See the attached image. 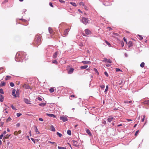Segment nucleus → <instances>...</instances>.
Segmentation results:
<instances>
[{
    "mask_svg": "<svg viewBox=\"0 0 149 149\" xmlns=\"http://www.w3.org/2000/svg\"><path fill=\"white\" fill-rule=\"evenodd\" d=\"M22 55V56H20L21 57H23L24 56H25V54L24 52H17L16 54V56H21Z\"/></svg>",
    "mask_w": 149,
    "mask_h": 149,
    "instance_id": "obj_3",
    "label": "nucleus"
},
{
    "mask_svg": "<svg viewBox=\"0 0 149 149\" xmlns=\"http://www.w3.org/2000/svg\"><path fill=\"white\" fill-rule=\"evenodd\" d=\"M50 130L51 131L55 132V129L53 125H51L50 126Z\"/></svg>",
    "mask_w": 149,
    "mask_h": 149,
    "instance_id": "obj_18",
    "label": "nucleus"
},
{
    "mask_svg": "<svg viewBox=\"0 0 149 149\" xmlns=\"http://www.w3.org/2000/svg\"><path fill=\"white\" fill-rule=\"evenodd\" d=\"M11 108L13 109H15V110H16V109L14 107L13 105H12L11 106Z\"/></svg>",
    "mask_w": 149,
    "mask_h": 149,
    "instance_id": "obj_60",
    "label": "nucleus"
},
{
    "mask_svg": "<svg viewBox=\"0 0 149 149\" xmlns=\"http://www.w3.org/2000/svg\"><path fill=\"white\" fill-rule=\"evenodd\" d=\"M113 118V117L112 116H109L108 118V121L109 122H110L111 121H112Z\"/></svg>",
    "mask_w": 149,
    "mask_h": 149,
    "instance_id": "obj_12",
    "label": "nucleus"
},
{
    "mask_svg": "<svg viewBox=\"0 0 149 149\" xmlns=\"http://www.w3.org/2000/svg\"><path fill=\"white\" fill-rule=\"evenodd\" d=\"M86 132L90 136H91L92 135V134L91 133L90 131V130L88 129H87L86 130Z\"/></svg>",
    "mask_w": 149,
    "mask_h": 149,
    "instance_id": "obj_14",
    "label": "nucleus"
},
{
    "mask_svg": "<svg viewBox=\"0 0 149 149\" xmlns=\"http://www.w3.org/2000/svg\"><path fill=\"white\" fill-rule=\"evenodd\" d=\"M35 132H36V133L37 134H39L40 133V132L38 131L37 127L36 126H35Z\"/></svg>",
    "mask_w": 149,
    "mask_h": 149,
    "instance_id": "obj_31",
    "label": "nucleus"
},
{
    "mask_svg": "<svg viewBox=\"0 0 149 149\" xmlns=\"http://www.w3.org/2000/svg\"><path fill=\"white\" fill-rule=\"evenodd\" d=\"M14 134L15 135H18V132H17V131H15V132H14Z\"/></svg>",
    "mask_w": 149,
    "mask_h": 149,
    "instance_id": "obj_53",
    "label": "nucleus"
},
{
    "mask_svg": "<svg viewBox=\"0 0 149 149\" xmlns=\"http://www.w3.org/2000/svg\"><path fill=\"white\" fill-rule=\"evenodd\" d=\"M1 84L0 85V86H5L6 85V83H5L4 82H2V81H1Z\"/></svg>",
    "mask_w": 149,
    "mask_h": 149,
    "instance_id": "obj_26",
    "label": "nucleus"
},
{
    "mask_svg": "<svg viewBox=\"0 0 149 149\" xmlns=\"http://www.w3.org/2000/svg\"><path fill=\"white\" fill-rule=\"evenodd\" d=\"M72 5L74 6H76L77 5L75 3L73 2H71L70 3Z\"/></svg>",
    "mask_w": 149,
    "mask_h": 149,
    "instance_id": "obj_37",
    "label": "nucleus"
},
{
    "mask_svg": "<svg viewBox=\"0 0 149 149\" xmlns=\"http://www.w3.org/2000/svg\"><path fill=\"white\" fill-rule=\"evenodd\" d=\"M10 135L7 134L6 135H5L3 137V139H8Z\"/></svg>",
    "mask_w": 149,
    "mask_h": 149,
    "instance_id": "obj_23",
    "label": "nucleus"
},
{
    "mask_svg": "<svg viewBox=\"0 0 149 149\" xmlns=\"http://www.w3.org/2000/svg\"><path fill=\"white\" fill-rule=\"evenodd\" d=\"M4 100V97L1 95H0V101L1 102H3Z\"/></svg>",
    "mask_w": 149,
    "mask_h": 149,
    "instance_id": "obj_20",
    "label": "nucleus"
},
{
    "mask_svg": "<svg viewBox=\"0 0 149 149\" xmlns=\"http://www.w3.org/2000/svg\"><path fill=\"white\" fill-rule=\"evenodd\" d=\"M48 142L49 143H51L52 144H54V145H55V144L56 146L57 144L55 142H51V141H48Z\"/></svg>",
    "mask_w": 149,
    "mask_h": 149,
    "instance_id": "obj_32",
    "label": "nucleus"
},
{
    "mask_svg": "<svg viewBox=\"0 0 149 149\" xmlns=\"http://www.w3.org/2000/svg\"><path fill=\"white\" fill-rule=\"evenodd\" d=\"M132 101H125L124 102V103L125 104H128V103H132Z\"/></svg>",
    "mask_w": 149,
    "mask_h": 149,
    "instance_id": "obj_33",
    "label": "nucleus"
},
{
    "mask_svg": "<svg viewBox=\"0 0 149 149\" xmlns=\"http://www.w3.org/2000/svg\"><path fill=\"white\" fill-rule=\"evenodd\" d=\"M23 87V88H25V89H30L29 85L28 84H24Z\"/></svg>",
    "mask_w": 149,
    "mask_h": 149,
    "instance_id": "obj_8",
    "label": "nucleus"
},
{
    "mask_svg": "<svg viewBox=\"0 0 149 149\" xmlns=\"http://www.w3.org/2000/svg\"><path fill=\"white\" fill-rule=\"evenodd\" d=\"M37 99L39 101H41V100H42V99L41 98H40V97H38L37 98Z\"/></svg>",
    "mask_w": 149,
    "mask_h": 149,
    "instance_id": "obj_56",
    "label": "nucleus"
},
{
    "mask_svg": "<svg viewBox=\"0 0 149 149\" xmlns=\"http://www.w3.org/2000/svg\"><path fill=\"white\" fill-rule=\"evenodd\" d=\"M139 130H138L136 131L135 133L134 134L135 136H136L138 135V133L139 132Z\"/></svg>",
    "mask_w": 149,
    "mask_h": 149,
    "instance_id": "obj_47",
    "label": "nucleus"
},
{
    "mask_svg": "<svg viewBox=\"0 0 149 149\" xmlns=\"http://www.w3.org/2000/svg\"><path fill=\"white\" fill-rule=\"evenodd\" d=\"M81 20L82 22L85 25L87 23H89V22L90 21L88 18H85L84 17H81Z\"/></svg>",
    "mask_w": 149,
    "mask_h": 149,
    "instance_id": "obj_2",
    "label": "nucleus"
},
{
    "mask_svg": "<svg viewBox=\"0 0 149 149\" xmlns=\"http://www.w3.org/2000/svg\"><path fill=\"white\" fill-rule=\"evenodd\" d=\"M50 33H53V30L52 29V28L49 27L48 29Z\"/></svg>",
    "mask_w": 149,
    "mask_h": 149,
    "instance_id": "obj_28",
    "label": "nucleus"
},
{
    "mask_svg": "<svg viewBox=\"0 0 149 149\" xmlns=\"http://www.w3.org/2000/svg\"><path fill=\"white\" fill-rule=\"evenodd\" d=\"M11 77L9 76H6V78H5V80H7L9 79L8 78H10Z\"/></svg>",
    "mask_w": 149,
    "mask_h": 149,
    "instance_id": "obj_41",
    "label": "nucleus"
},
{
    "mask_svg": "<svg viewBox=\"0 0 149 149\" xmlns=\"http://www.w3.org/2000/svg\"><path fill=\"white\" fill-rule=\"evenodd\" d=\"M20 123H17L16 124V126L17 127H19L20 126Z\"/></svg>",
    "mask_w": 149,
    "mask_h": 149,
    "instance_id": "obj_62",
    "label": "nucleus"
},
{
    "mask_svg": "<svg viewBox=\"0 0 149 149\" xmlns=\"http://www.w3.org/2000/svg\"><path fill=\"white\" fill-rule=\"evenodd\" d=\"M46 114L47 115V116H48L49 117H52L53 118L55 117V115L53 114H49V113H47Z\"/></svg>",
    "mask_w": 149,
    "mask_h": 149,
    "instance_id": "obj_11",
    "label": "nucleus"
},
{
    "mask_svg": "<svg viewBox=\"0 0 149 149\" xmlns=\"http://www.w3.org/2000/svg\"><path fill=\"white\" fill-rule=\"evenodd\" d=\"M41 36L39 34L36 35L33 43L34 45H40L41 42Z\"/></svg>",
    "mask_w": 149,
    "mask_h": 149,
    "instance_id": "obj_1",
    "label": "nucleus"
},
{
    "mask_svg": "<svg viewBox=\"0 0 149 149\" xmlns=\"http://www.w3.org/2000/svg\"><path fill=\"white\" fill-rule=\"evenodd\" d=\"M58 148L59 149H67L65 147H61L59 146H58Z\"/></svg>",
    "mask_w": 149,
    "mask_h": 149,
    "instance_id": "obj_40",
    "label": "nucleus"
},
{
    "mask_svg": "<svg viewBox=\"0 0 149 149\" xmlns=\"http://www.w3.org/2000/svg\"><path fill=\"white\" fill-rule=\"evenodd\" d=\"M105 43L107 45H108L109 46L110 45V44L107 41L105 40Z\"/></svg>",
    "mask_w": 149,
    "mask_h": 149,
    "instance_id": "obj_51",
    "label": "nucleus"
},
{
    "mask_svg": "<svg viewBox=\"0 0 149 149\" xmlns=\"http://www.w3.org/2000/svg\"><path fill=\"white\" fill-rule=\"evenodd\" d=\"M102 89H103L105 87V86L104 85H102L100 86Z\"/></svg>",
    "mask_w": 149,
    "mask_h": 149,
    "instance_id": "obj_54",
    "label": "nucleus"
},
{
    "mask_svg": "<svg viewBox=\"0 0 149 149\" xmlns=\"http://www.w3.org/2000/svg\"><path fill=\"white\" fill-rule=\"evenodd\" d=\"M125 82L123 80H121V81H119L118 82H117L116 84L117 85H123L124 84Z\"/></svg>",
    "mask_w": 149,
    "mask_h": 149,
    "instance_id": "obj_7",
    "label": "nucleus"
},
{
    "mask_svg": "<svg viewBox=\"0 0 149 149\" xmlns=\"http://www.w3.org/2000/svg\"><path fill=\"white\" fill-rule=\"evenodd\" d=\"M22 115V114L19 113H17V116L18 117H19L20 116Z\"/></svg>",
    "mask_w": 149,
    "mask_h": 149,
    "instance_id": "obj_50",
    "label": "nucleus"
},
{
    "mask_svg": "<svg viewBox=\"0 0 149 149\" xmlns=\"http://www.w3.org/2000/svg\"><path fill=\"white\" fill-rule=\"evenodd\" d=\"M59 1L61 3H65V1L62 0H59Z\"/></svg>",
    "mask_w": 149,
    "mask_h": 149,
    "instance_id": "obj_57",
    "label": "nucleus"
},
{
    "mask_svg": "<svg viewBox=\"0 0 149 149\" xmlns=\"http://www.w3.org/2000/svg\"><path fill=\"white\" fill-rule=\"evenodd\" d=\"M39 120L41 121H43V119L41 118H39Z\"/></svg>",
    "mask_w": 149,
    "mask_h": 149,
    "instance_id": "obj_63",
    "label": "nucleus"
},
{
    "mask_svg": "<svg viewBox=\"0 0 149 149\" xmlns=\"http://www.w3.org/2000/svg\"><path fill=\"white\" fill-rule=\"evenodd\" d=\"M74 69L73 68H70L68 71V73L69 74L72 73L74 71Z\"/></svg>",
    "mask_w": 149,
    "mask_h": 149,
    "instance_id": "obj_19",
    "label": "nucleus"
},
{
    "mask_svg": "<svg viewBox=\"0 0 149 149\" xmlns=\"http://www.w3.org/2000/svg\"><path fill=\"white\" fill-rule=\"evenodd\" d=\"M49 91L50 93H52L54 91V88H51L49 89Z\"/></svg>",
    "mask_w": 149,
    "mask_h": 149,
    "instance_id": "obj_29",
    "label": "nucleus"
},
{
    "mask_svg": "<svg viewBox=\"0 0 149 149\" xmlns=\"http://www.w3.org/2000/svg\"><path fill=\"white\" fill-rule=\"evenodd\" d=\"M77 97L74 95H72L70 96V100H72V98H76Z\"/></svg>",
    "mask_w": 149,
    "mask_h": 149,
    "instance_id": "obj_24",
    "label": "nucleus"
},
{
    "mask_svg": "<svg viewBox=\"0 0 149 149\" xmlns=\"http://www.w3.org/2000/svg\"><path fill=\"white\" fill-rule=\"evenodd\" d=\"M143 104L146 105H149V100H146L143 102Z\"/></svg>",
    "mask_w": 149,
    "mask_h": 149,
    "instance_id": "obj_16",
    "label": "nucleus"
},
{
    "mask_svg": "<svg viewBox=\"0 0 149 149\" xmlns=\"http://www.w3.org/2000/svg\"><path fill=\"white\" fill-rule=\"evenodd\" d=\"M93 70L96 73H97V75L99 74V73H98L97 70V69L94 68L93 69Z\"/></svg>",
    "mask_w": 149,
    "mask_h": 149,
    "instance_id": "obj_43",
    "label": "nucleus"
},
{
    "mask_svg": "<svg viewBox=\"0 0 149 149\" xmlns=\"http://www.w3.org/2000/svg\"><path fill=\"white\" fill-rule=\"evenodd\" d=\"M67 133L68 135H70L71 134V131L70 130H68L67 131Z\"/></svg>",
    "mask_w": 149,
    "mask_h": 149,
    "instance_id": "obj_36",
    "label": "nucleus"
},
{
    "mask_svg": "<svg viewBox=\"0 0 149 149\" xmlns=\"http://www.w3.org/2000/svg\"><path fill=\"white\" fill-rule=\"evenodd\" d=\"M145 63L144 62H142L140 64V66L141 68H143L144 66Z\"/></svg>",
    "mask_w": 149,
    "mask_h": 149,
    "instance_id": "obj_34",
    "label": "nucleus"
},
{
    "mask_svg": "<svg viewBox=\"0 0 149 149\" xmlns=\"http://www.w3.org/2000/svg\"><path fill=\"white\" fill-rule=\"evenodd\" d=\"M139 37H140V38H139V39L141 40H142L143 39V37H142L141 36H140V35H139Z\"/></svg>",
    "mask_w": 149,
    "mask_h": 149,
    "instance_id": "obj_64",
    "label": "nucleus"
},
{
    "mask_svg": "<svg viewBox=\"0 0 149 149\" xmlns=\"http://www.w3.org/2000/svg\"><path fill=\"white\" fill-rule=\"evenodd\" d=\"M47 103L46 102H43L41 103H40L39 104V105L41 107H44L46 104Z\"/></svg>",
    "mask_w": 149,
    "mask_h": 149,
    "instance_id": "obj_17",
    "label": "nucleus"
},
{
    "mask_svg": "<svg viewBox=\"0 0 149 149\" xmlns=\"http://www.w3.org/2000/svg\"><path fill=\"white\" fill-rule=\"evenodd\" d=\"M88 66L87 65H84L83 66H81L80 67V68L81 69H86Z\"/></svg>",
    "mask_w": 149,
    "mask_h": 149,
    "instance_id": "obj_25",
    "label": "nucleus"
},
{
    "mask_svg": "<svg viewBox=\"0 0 149 149\" xmlns=\"http://www.w3.org/2000/svg\"><path fill=\"white\" fill-rule=\"evenodd\" d=\"M69 29H65L63 35L65 36H66V35H67L68 34V32L69 31Z\"/></svg>",
    "mask_w": 149,
    "mask_h": 149,
    "instance_id": "obj_9",
    "label": "nucleus"
},
{
    "mask_svg": "<svg viewBox=\"0 0 149 149\" xmlns=\"http://www.w3.org/2000/svg\"><path fill=\"white\" fill-rule=\"evenodd\" d=\"M49 5H50L51 7H53V5H52V3H51V2H50V3H49Z\"/></svg>",
    "mask_w": 149,
    "mask_h": 149,
    "instance_id": "obj_58",
    "label": "nucleus"
},
{
    "mask_svg": "<svg viewBox=\"0 0 149 149\" xmlns=\"http://www.w3.org/2000/svg\"><path fill=\"white\" fill-rule=\"evenodd\" d=\"M10 85L11 87H13L14 86V84L13 82H10Z\"/></svg>",
    "mask_w": 149,
    "mask_h": 149,
    "instance_id": "obj_46",
    "label": "nucleus"
},
{
    "mask_svg": "<svg viewBox=\"0 0 149 149\" xmlns=\"http://www.w3.org/2000/svg\"><path fill=\"white\" fill-rule=\"evenodd\" d=\"M4 113H8V111L7 110V108H6L4 110Z\"/></svg>",
    "mask_w": 149,
    "mask_h": 149,
    "instance_id": "obj_49",
    "label": "nucleus"
},
{
    "mask_svg": "<svg viewBox=\"0 0 149 149\" xmlns=\"http://www.w3.org/2000/svg\"><path fill=\"white\" fill-rule=\"evenodd\" d=\"M72 142L73 146H78V143L77 141L73 140L72 141Z\"/></svg>",
    "mask_w": 149,
    "mask_h": 149,
    "instance_id": "obj_10",
    "label": "nucleus"
},
{
    "mask_svg": "<svg viewBox=\"0 0 149 149\" xmlns=\"http://www.w3.org/2000/svg\"><path fill=\"white\" fill-rule=\"evenodd\" d=\"M103 62H105L106 63H111L112 61H111L110 59H107L106 58H104V60L102 61Z\"/></svg>",
    "mask_w": 149,
    "mask_h": 149,
    "instance_id": "obj_4",
    "label": "nucleus"
},
{
    "mask_svg": "<svg viewBox=\"0 0 149 149\" xmlns=\"http://www.w3.org/2000/svg\"><path fill=\"white\" fill-rule=\"evenodd\" d=\"M52 63H55V64H57L58 62L56 61V60H54L52 61Z\"/></svg>",
    "mask_w": 149,
    "mask_h": 149,
    "instance_id": "obj_48",
    "label": "nucleus"
},
{
    "mask_svg": "<svg viewBox=\"0 0 149 149\" xmlns=\"http://www.w3.org/2000/svg\"><path fill=\"white\" fill-rule=\"evenodd\" d=\"M116 71L117 72H119V71H120V72H123V71L122 70H121L120 69L118 68H116Z\"/></svg>",
    "mask_w": 149,
    "mask_h": 149,
    "instance_id": "obj_38",
    "label": "nucleus"
},
{
    "mask_svg": "<svg viewBox=\"0 0 149 149\" xmlns=\"http://www.w3.org/2000/svg\"><path fill=\"white\" fill-rule=\"evenodd\" d=\"M12 120L11 118L10 117H9L6 120V122H8Z\"/></svg>",
    "mask_w": 149,
    "mask_h": 149,
    "instance_id": "obj_35",
    "label": "nucleus"
},
{
    "mask_svg": "<svg viewBox=\"0 0 149 149\" xmlns=\"http://www.w3.org/2000/svg\"><path fill=\"white\" fill-rule=\"evenodd\" d=\"M79 4L80 6H84V4L83 2H80L79 3Z\"/></svg>",
    "mask_w": 149,
    "mask_h": 149,
    "instance_id": "obj_45",
    "label": "nucleus"
},
{
    "mask_svg": "<svg viewBox=\"0 0 149 149\" xmlns=\"http://www.w3.org/2000/svg\"><path fill=\"white\" fill-rule=\"evenodd\" d=\"M108 88H109L108 86L107 85L106 86V89H105V91H104L105 92H107L108 91Z\"/></svg>",
    "mask_w": 149,
    "mask_h": 149,
    "instance_id": "obj_44",
    "label": "nucleus"
},
{
    "mask_svg": "<svg viewBox=\"0 0 149 149\" xmlns=\"http://www.w3.org/2000/svg\"><path fill=\"white\" fill-rule=\"evenodd\" d=\"M0 93L2 94H4V92L3 90L2 89L0 88Z\"/></svg>",
    "mask_w": 149,
    "mask_h": 149,
    "instance_id": "obj_42",
    "label": "nucleus"
},
{
    "mask_svg": "<svg viewBox=\"0 0 149 149\" xmlns=\"http://www.w3.org/2000/svg\"><path fill=\"white\" fill-rule=\"evenodd\" d=\"M24 101L27 104H31L30 103H29L30 102V101L28 99H24Z\"/></svg>",
    "mask_w": 149,
    "mask_h": 149,
    "instance_id": "obj_22",
    "label": "nucleus"
},
{
    "mask_svg": "<svg viewBox=\"0 0 149 149\" xmlns=\"http://www.w3.org/2000/svg\"><path fill=\"white\" fill-rule=\"evenodd\" d=\"M60 119L63 122H65L68 120V118L66 116H61Z\"/></svg>",
    "mask_w": 149,
    "mask_h": 149,
    "instance_id": "obj_5",
    "label": "nucleus"
},
{
    "mask_svg": "<svg viewBox=\"0 0 149 149\" xmlns=\"http://www.w3.org/2000/svg\"><path fill=\"white\" fill-rule=\"evenodd\" d=\"M58 54V52H55L53 54V58H56L57 57Z\"/></svg>",
    "mask_w": 149,
    "mask_h": 149,
    "instance_id": "obj_21",
    "label": "nucleus"
},
{
    "mask_svg": "<svg viewBox=\"0 0 149 149\" xmlns=\"http://www.w3.org/2000/svg\"><path fill=\"white\" fill-rule=\"evenodd\" d=\"M56 134L57 135H58L60 137H61L62 136V134L58 132H57Z\"/></svg>",
    "mask_w": 149,
    "mask_h": 149,
    "instance_id": "obj_39",
    "label": "nucleus"
},
{
    "mask_svg": "<svg viewBox=\"0 0 149 149\" xmlns=\"http://www.w3.org/2000/svg\"><path fill=\"white\" fill-rule=\"evenodd\" d=\"M120 44L122 47H123L124 46V43L123 42H121Z\"/></svg>",
    "mask_w": 149,
    "mask_h": 149,
    "instance_id": "obj_55",
    "label": "nucleus"
},
{
    "mask_svg": "<svg viewBox=\"0 0 149 149\" xmlns=\"http://www.w3.org/2000/svg\"><path fill=\"white\" fill-rule=\"evenodd\" d=\"M124 41L126 42V43H127V40H126V39L125 38V37L123 38Z\"/></svg>",
    "mask_w": 149,
    "mask_h": 149,
    "instance_id": "obj_61",
    "label": "nucleus"
},
{
    "mask_svg": "<svg viewBox=\"0 0 149 149\" xmlns=\"http://www.w3.org/2000/svg\"><path fill=\"white\" fill-rule=\"evenodd\" d=\"M128 46L129 47H130L132 46L133 45L132 42L131 41L129 42L128 43Z\"/></svg>",
    "mask_w": 149,
    "mask_h": 149,
    "instance_id": "obj_27",
    "label": "nucleus"
},
{
    "mask_svg": "<svg viewBox=\"0 0 149 149\" xmlns=\"http://www.w3.org/2000/svg\"><path fill=\"white\" fill-rule=\"evenodd\" d=\"M16 96L17 97H19V91L17 90L16 92Z\"/></svg>",
    "mask_w": 149,
    "mask_h": 149,
    "instance_id": "obj_30",
    "label": "nucleus"
},
{
    "mask_svg": "<svg viewBox=\"0 0 149 149\" xmlns=\"http://www.w3.org/2000/svg\"><path fill=\"white\" fill-rule=\"evenodd\" d=\"M84 8L86 10H88V8H87V7L84 5Z\"/></svg>",
    "mask_w": 149,
    "mask_h": 149,
    "instance_id": "obj_59",
    "label": "nucleus"
},
{
    "mask_svg": "<svg viewBox=\"0 0 149 149\" xmlns=\"http://www.w3.org/2000/svg\"><path fill=\"white\" fill-rule=\"evenodd\" d=\"M145 118V116L144 115L143 116V118L141 120V121L142 122H143L144 121Z\"/></svg>",
    "mask_w": 149,
    "mask_h": 149,
    "instance_id": "obj_52",
    "label": "nucleus"
},
{
    "mask_svg": "<svg viewBox=\"0 0 149 149\" xmlns=\"http://www.w3.org/2000/svg\"><path fill=\"white\" fill-rule=\"evenodd\" d=\"M85 33L87 35L91 34V32L88 29H86L85 30Z\"/></svg>",
    "mask_w": 149,
    "mask_h": 149,
    "instance_id": "obj_6",
    "label": "nucleus"
},
{
    "mask_svg": "<svg viewBox=\"0 0 149 149\" xmlns=\"http://www.w3.org/2000/svg\"><path fill=\"white\" fill-rule=\"evenodd\" d=\"M82 63L84 64H90L91 63V62L87 61H82Z\"/></svg>",
    "mask_w": 149,
    "mask_h": 149,
    "instance_id": "obj_15",
    "label": "nucleus"
},
{
    "mask_svg": "<svg viewBox=\"0 0 149 149\" xmlns=\"http://www.w3.org/2000/svg\"><path fill=\"white\" fill-rule=\"evenodd\" d=\"M15 91L16 90L15 89H13L12 92V95L15 97H17L16 96V94H15Z\"/></svg>",
    "mask_w": 149,
    "mask_h": 149,
    "instance_id": "obj_13",
    "label": "nucleus"
}]
</instances>
